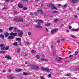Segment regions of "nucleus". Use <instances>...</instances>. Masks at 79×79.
Returning a JSON list of instances; mask_svg holds the SVG:
<instances>
[{
    "mask_svg": "<svg viewBox=\"0 0 79 79\" xmlns=\"http://www.w3.org/2000/svg\"><path fill=\"white\" fill-rule=\"evenodd\" d=\"M69 28L70 29H71V28H72V27H71V26H69Z\"/></svg>",
    "mask_w": 79,
    "mask_h": 79,
    "instance_id": "a18cd8bd",
    "label": "nucleus"
},
{
    "mask_svg": "<svg viewBox=\"0 0 79 79\" xmlns=\"http://www.w3.org/2000/svg\"><path fill=\"white\" fill-rule=\"evenodd\" d=\"M71 75V74L70 73H68L67 74V76H70Z\"/></svg>",
    "mask_w": 79,
    "mask_h": 79,
    "instance_id": "49530a36",
    "label": "nucleus"
},
{
    "mask_svg": "<svg viewBox=\"0 0 79 79\" xmlns=\"http://www.w3.org/2000/svg\"><path fill=\"white\" fill-rule=\"evenodd\" d=\"M48 60H49L48 59H45L44 61H48Z\"/></svg>",
    "mask_w": 79,
    "mask_h": 79,
    "instance_id": "c03bdc74",
    "label": "nucleus"
},
{
    "mask_svg": "<svg viewBox=\"0 0 79 79\" xmlns=\"http://www.w3.org/2000/svg\"><path fill=\"white\" fill-rule=\"evenodd\" d=\"M41 60L42 61H45V59L43 58H41Z\"/></svg>",
    "mask_w": 79,
    "mask_h": 79,
    "instance_id": "473e14b6",
    "label": "nucleus"
},
{
    "mask_svg": "<svg viewBox=\"0 0 79 79\" xmlns=\"http://www.w3.org/2000/svg\"><path fill=\"white\" fill-rule=\"evenodd\" d=\"M13 27H10V28H9V29L10 31H11V30H12V29H13Z\"/></svg>",
    "mask_w": 79,
    "mask_h": 79,
    "instance_id": "e433bc0d",
    "label": "nucleus"
},
{
    "mask_svg": "<svg viewBox=\"0 0 79 79\" xmlns=\"http://www.w3.org/2000/svg\"><path fill=\"white\" fill-rule=\"evenodd\" d=\"M75 54H74V55H77V51H76L75 52Z\"/></svg>",
    "mask_w": 79,
    "mask_h": 79,
    "instance_id": "72a5a7b5",
    "label": "nucleus"
},
{
    "mask_svg": "<svg viewBox=\"0 0 79 79\" xmlns=\"http://www.w3.org/2000/svg\"><path fill=\"white\" fill-rule=\"evenodd\" d=\"M4 45H3V44H2L1 45H0V47H3Z\"/></svg>",
    "mask_w": 79,
    "mask_h": 79,
    "instance_id": "ea45409f",
    "label": "nucleus"
},
{
    "mask_svg": "<svg viewBox=\"0 0 79 79\" xmlns=\"http://www.w3.org/2000/svg\"><path fill=\"white\" fill-rule=\"evenodd\" d=\"M30 15H31V16H34V15H35V16H37V12H34V13L30 12Z\"/></svg>",
    "mask_w": 79,
    "mask_h": 79,
    "instance_id": "39448f33",
    "label": "nucleus"
},
{
    "mask_svg": "<svg viewBox=\"0 0 79 79\" xmlns=\"http://www.w3.org/2000/svg\"><path fill=\"white\" fill-rule=\"evenodd\" d=\"M37 11L38 13H40L41 14H42V13H43V10H38Z\"/></svg>",
    "mask_w": 79,
    "mask_h": 79,
    "instance_id": "dca6fc26",
    "label": "nucleus"
},
{
    "mask_svg": "<svg viewBox=\"0 0 79 79\" xmlns=\"http://www.w3.org/2000/svg\"><path fill=\"white\" fill-rule=\"evenodd\" d=\"M13 45H15V46H16L17 45V42H14V43H13Z\"/></svg>",
    "mask_w": 79,
    "mask_h": 79,
    "instance_id": "bb28decb",
    "label": "nucleus"
},
{
    "mask_svg": "<svg viewBox=\"0 0 79 79\" xmlns=\"http://www.w3.org/2000/svg\"><path fill=\"white\" fill-rule=\"evenodd\" d=\"M8 8V6H6H6H4V8H3L2 9H7Z\"/></svg>",
    "mask_w": 79,
    "mask_h": 79,
    "instance_id": "c85d7f7f",
    "label": "nucleus"
},
{
    "mask_svg": "<svg viewBox=\"0 0 79 79\" xmlns=\"http://www.w3.org/2000/svg\"><path fill=\"white\" fill-rule=\"evenodd\" d=\"M31 68L32 69H37V68H35V67L34 66H33L32 67H31Z\"/></svg>",
    "mask_w": 79,
    "mask_h": 79,
    "instance_id": "a878e982",
    "label": "nucleus"
},
{
    "mask_svg": "<svg viewBox=\"0 0 79 79\" xmlns=\"http://www.w3.org/2000/svg\"><path fill=\"white\" fill-rule=\"evenodd\" d=\"M16 40H17V41H18V42H20L21 39L18 38H16Z\"/></svg>",
    "mask_w": 79,
    "mask_h": 79,
    "instance_id": "4be33fe9",
    "label": "nucleus"
},
{
    "mask_svg": "<svg viewBox=\"0 0 79 79\" xmlns=\"http://www.w3.org/2000/svg\"><path fill=\"white\" fill-rule=\"evenodd\" d=\"M61 6V5L60 4H59L58 5V6Z\"/></svg>",
    "mask_w": 79,
    "mask_h": 79,
    "instance_id": "338daca9",
    "label": "nucleus"
},
{
    "mask_svg": "<svg viewBox=\"0 0 79 79\" xmlns=\"http://www.w3.org/2000/svg\"><path fill=\"white\" fill-rule=\"evenodd\" d=\"M74 17H75V18H77V15H75Z\"/></svg>",
    "mask_w": 79,
    "mask_h": 79,
    "instance_id": "09e8293b",
    "label": "nucleus"
},
{
    "mask_svg": "<svg viewBox=\"0 0 79 79\" xmlns=\"http://www.w3.org/2000/svg\"><path fill=\"white\" fill-rule=\"evenodd\" d=\"M58 20L56 19H55L54 20V22L55 23H56V22H58Z\"/></svg>",
    "mask_w": 79,
    "mask_h": 79,
    "instance_id": "cd10ccee",
    "label": "nucleus"
},
{
    "mask_svg": "<svg viewBox=\"0 0 79 79\" xmlns=\"http://www.w3.org/2000/svg\"><path fill=\"white\" fill-rule=\"evenodd\" d=\"M9 48V47H7L6 48L5 50H8Z\"/></svg>",
    "mask_w": 79,
    "mask_h": 79,
    "instance_id": "c9c22d12",
    "label": "nucleus"
},
{
    "mask_svg": "<svg viewBox=\"0 0 79 79\" xmlns=\"http://www.w3.org/2000/svg\"><path fill=\"white\" fill-rule=\"evenodd\" d=\"M9 35V33L7 32H6L5 33V37H8V35Z\"/></svg>",
    "mask_w": 79,
    "mask_h": 79,
    "instance_id": "a211bd4d",
    "label": "nucleus"
},
{
    "mask_svg": "<svg viewBox=\"0 0 79 79\" xmlns=\"http://www.w3.org/2000/svg\"><path fill=\"white\" fill-rule=\"evenodd\" d=\"M23 31H20L19 33V37H21L23 35Z\"/></svg>",
    "mask_w": 79,
    "mask_h": 79,
    "instance_id": "ddd939ff",
    "label": "nucleus"
},
{
    "mask_svg": "<svg viewBox=\"0 0 79 79\" xmlns=\"http://www.w3.org/2000/svg\"><path fill=\"white\" fill-rule=\"evenodd\" d=\"M51 48H53V45H51Z\"/></svg>",
    "mask_w": 79,
    "mask_h": 79,
    "instance_id": "0e129e2a",
    "label": "nucleus"
},
{
    "mask_svg": "<svg viewBox=\"0 0 79 79\" xmlns=\"http://www.w3.org/2000/svg\"><path fill=\"white\" fill-rule=\"evenodd\" d=\"M7 77H8L11 79H13L15 78V77L13 75H9Z\"/></svg>",
    "mask_w": 79,
    "mask_h": 79,
    "instance_id": "0eeeda50",
    "label": "nucleus"
},
{
    "mask_svg": "<svg viewBox=\"0 0 79 79\" xmlns=\"http://www.w3.org/2000/svg\"><path fill=\"white\" fill-rule=\"evenodd\" d=\"M5 57L6 58H7V59H9V60H11V56H5Z\"/></svg>",
    "mask_w": 79,
    "mask_h": 79,
    "instance_id": "2eb2a0df",
    "label": "nucleus"
},
{
    "mask_svg": "<svg viewBox=\"0 0 79 79\" xmlns=\"http://www.w3.org/2000/svg\"><path fill=\"white\" fill-rule=\"evenodd\" d=\"M0 37H1V38H2V39H4V35L1 34L0 35Z\"/></svg>",
    "mask_w": 79,
    "mask_h": 79,
    "instance_id": "393cba45",
    "label": "nucleus"
},
{
    "mask_svg": "<svg viewBox=\"0 0 79 79\" xmlns=\"http://www.w3.org/2000/svg\"><path fill=\"white\" fill-rule=\"evenodd\" d=\"M35 27L36 28H40L41 29L42 28V27L41 26L36 25Z\"/></svg>",
    "mask_w": 79,
    "mask_h": 79,
    "instance_id": "f3484780",
    "label": "nucleus"
},
{
    "mask_svg": "<svg viewBox=\"0 0 79 79\" xmlns=\"http://www.w3.org/2000/svg\"><path fill=\"white\" fill-rule=\"evenodd\" d=\"M6 0V2L7 3H8V2L10 1V0Z\"/></svg>",
    "mask_w": 79,
    "mask_h": 79,
    "instance_id": "603ef678",
    "label": "nucleus"
},
{
    "mask_svg": "<svg viewBox=\"0 0 79 79\" xmlns=\"http://www.w3.org/2000/svg\"><path fill=\"white\" fill-rule=\"evenodd\" d=\"M60 40H59L57 41V43H58V44H59V43H60Z\"/></svg>",
    "mask_w": 79,
    "mask_h": 79,
    "instance_id": "4d7b16f0",
    "label": "nucleus"
},
{
    "mask_svg": "<svg viewBox=\"0 0 79 79\" xmlns=\"http://www.w3.org/2000/svg\"><path fill=\"white\" fill-rule=\"evenodd\" d=\"M18 6L20 8H23V5L21 4H18Z\"/></svg>",
    "mask_w": 79,
    "mask_h": 79,
    "instance_id": "1a4fd4ad",
    "label": "nucleus"
},
{
    "mask_svg": "<svg viewBox=\"0 0 79 79\" xmlns=\"http://www.w3.org/2000/svg\"><path fill=\"white\" fill-rule=\"evenodd\" d=\"M40 78L41 79H44V77L41 76L40 77Z\"/></svg>",
    "mask_w": 79,
    "mask_h": 79,
    "instance_id": "de8ad7c7",
    "label": "nucleus"
},
{
    "mask_svg": "<svg viewBox=\"0 0 79 79\" xmlns=\"http://www.w3.org/2000/svg\"><path fill=\"white\" fill-rule=\"evenodd\" d=\"M35 58H37V59H40V56L38 55H36L35 56Z\"/></svg>",
    "mask_w": 79,
    "mask_h": 79,
    "instance_id": "aec40b11",
    "label": "nucleus"
},
{
    "mask_svg": "<svg viewBox=\"0 0 79 79\" xmlns=\"http://www.w3.org/2000/svg\"><path fill=\"white\" fill-rule=\"evenodd\" d=\"M22 70H23V69H15V71H16V72H21V71H22Z\"/></svg>",
    "mask_w": 79,
    "mask_h": 79,
    "instance_id": "9d476101",
    "label": "nucleus"
},
{
    "mask_svg": "<svg viewBox=\"0 0 79 79\" xmlns=\"http://www.w3.org/2000/svg\"><path fill=\"white\" fill-rule=\"evenodd\" d=\"M10 34V35H13L14 36H16L18 34L17 33H14L13 32H11Z\"/></svg>",
    "mask_w": 79,
    "mask_h": 79,
    "instance_id": "9b49d317",
    "label": "nucleus"
},
{
    "mask_svg": "<svg viewBox=\"0 0 79 79\" xmlns=\"http://www.w3.org/2000/svg\"><path fill=\"white\" fill-rule=\"evenodd\" d=\"M70 36L71 37H72V38H74L75 39H76V37L74 36V35H70Z\"/></svg>",
    "mask_w": 79,
    "mask_h": 79,
    "instance_id": "412c9836",
    "label": "nucleus"
},
{
    "mask_svg": "<svg viewBox=\"0 0 79 79\" xmlns=\"http://www.w3.org/2000/svg\"><path fill=\"white\" fill-rule=\"evenodd\" d=\"M79 68H76L75 70H76V71H77V70H79Z\"/></svg>",
    "mask_w": 79,
    "mask_h": 79,
    "instance_id": "5fc2aeb1",
    "label": "nucleus"
},
{
    "mask_svg": "<svg viewBox=\"0 0 79 79\" xmlns=\"http://www.w3.org/2000/svg\"><path fill=\"white\" fill-rule=\"evenodd\" d=\"M42 70H43V71H45L46 72H48V73L52 71V70L48 69V68H44V67L41 68Z\"/></svg>",
    "mask_w": 79,
    "mask_h": 79,
    "instance_id": "f03ea898",
    "label": "nucleus"
},
{
    "mask_svg": "<svg viewBox=\"0 0 79 79\" xmlns=\"http://www.w3.org/2000/svg\"><path fill=\"white\" fill-rule=\"evenodd\" d=\"M72 30L73 32L77 31H79V29H74V28H73V29H72Z\"/></svg>",
    "mask_w": 79,
    "mask_h": 79,
    "instance_id": "4468645a",
    "label": "nucleus"
},
{
    "mask_svg": "<svg viewBox=\"0 0 79 79\" xmlns=\"http://www.w3.org/2000/svg\"><path fill=\"white\" fill-rule=\"evenodd\" d=\"M77 10H78V11H79V7H78V8H77Z\"/></svg>",
    "mask_w": 79,
    "mask_h": 79,
    "instance_id": "69168bd1",
    "label": "nucleus"
},
{
    "mask_svg": "<svg viewBox=\"0 0 79 79\" xmlns=\"http://www.w3.org/2000/svg\"><path fill=\"white\" fill-rule=\"evenodd\" d=\"M23 75H27V74H28V73H26V72H23Z\"/></svg>",
    "mask_w": 79,
    "mask_h": 79,
    "instance_id": "c756f323",
    "label": "nucleus"
},
{
    "mask_svg": "<svg viewBox=\"0 0 79 79\" xmlns=\"http://www.w3.org/2000/svg\"><path fill=\"white\" fill-rule=\"evenodd\" d=\"M46 31H47V32H48V29L46 28Z\"/></svg>",
    "mask_w": 79,
    "mask_h": 79,
    "instance_id": "bf43d9fd",
    "label": "nucleus"
},
{
    "mask_svg": "<svg viewBox=\"0 0 79 79\" xmlns=\"http://www.w3.org/2000/svg\"><path fill=\"white\" fill-rule=\"evenodd\" d=\"M36 23H38L37 24V25H41V23H44V21H42L41 20H36Z\"/></svg>",
    "mask_w": 79,
    "mask_h": 79,
    "instance_id": "20e7f679",
    "label": "nucleus"
},
{
    "mask_svg": "<svg viewBox=\"0 0 79 79\" xmlns=\"http://www.w3.org/2000/svg\"><path fill=\"white\" fill-rule=\"evenodd\" d=\"M53 54L54 56L56 55V50H54L53 51Z\"/></svg>",
    "mask_w": 79,
    "mask_h": 79,
    "instance_id": "6ab92c4d",
    "label": "nucleus"
},
{
    "mask_svg": "<svg viewBox=\"0 0 79 79\" xmlns=\"http://www.w3.org/2000/svg\"><path fill=\"white\" fill-rule=\"evenodd\" d=\"M52 12L53 13H57V11L56 10L55 11H53Z\"/></svg>",
    "mask_w": 79,
    "mask_h": 79,
    "instance_id": "79ce46f5",
    "label": "nucleus"
},
{
    "mask_svg": "<svg viewBox=\"0 0 79 79\" xmlns=\"http://www.w3.org/2000/svg\"><path fill=\"white\" fill-rule=\"evenodd\" d=\"M73 55H74V54H73V55H70V56H69V58H71V57H73Z\"/></svg>",
    "mask_w": 79,
    "mask_h": 79,
    "instance_id": "4c0bfd02",
    "label": "nucleus"
},
{
    "mask_svg": "<svg viewBox=\"0 0 79 79\" xmlns=\"http://www.w3.org/2000/svg\"><path fill=\"white\" fill-rule=\"evenodd\" d=\"M0 53H5V52L4 51H0Z\"/></svg>",
    "mask_w": 79,
    "mask_h": 79,
    "instance_id": "7c9ffc66",
    "label": "nucleus"
},
{
    "mask_svg": "<svg viewBox=\"0 0 79 79\" xmlns=\"http://www.w3.org/2000/svg\"><path fill=\"white\" fill-rule=\"evenodd\" d=\"M58 59H59L60 60H61L62 59V58L60 57H58Z\"/></svg>",
    "mask_w": 79,
    "mask_h": 79,
    "instance_id": "6e6d98bb",
    "label": "nucleus"
},
{
    "mask_svg": "<svg viewBox=\"0 0 79 79\" xmlns=\"http://www.w3.org/2000/svg\"><path fill=\"white\" fill-rule=\"evenodd\" d=\"M48 77H51V76H52V75L50 74H49L48 75Z\"/></svg>",
    "mask_w": 79,
    "mask_h": 79,
    "instance_id": "3c124183",
    "label": "nucleus"
},
{
    "mask_svg": "<svg viewBox=\"0 0 79 79\" xmlns=\"http://www.w3.org/2000/svg\"><path fill=\"white\" fill-rule=\"evenodd\" d=\"M19 51H20V49L19 48V49L17 50V53H18V52H19Z\"/></svg>",
    "mask_w": 79,
    "mask_h": 79,
    "instance_id": "8fccbe9b",
    "label": "nucleus"
},
{
    "mask_svg": "<svg viewBox=\"0 0 79 79\" xmlns=\"http://www.w3.org/2000/svg\"><path fill=\"white\" fill-rule=\"evenodd\" d=\"M3 32V30L2 29H0V32Z\"/></svg>",
    "mask_w": 79,
    "mask_h": 79,
    "instance_id": "864d4df0",
    "label": "nucleus"
},
{
    "mask_svg": "<svg viewBox=\"0 0 79 79\" xmlns=\"http://www.w3.org/2000/svg\"><path fill=\"white\" fill-rule=\"evenodd\" d=\"M26 44H27V45H28V44H29V43L28 42H27Z\"/></svg>",
    "mask_w": 79,
    "mask_h": 79,
    "instance_id": "774afa93",
    "label": "nucleus"
},
{
    "mask_svg": "<svg viewBox=\"0 0 79 79\" xmlns=\"http://www.w3.org/2000/svg\"><path fill=\"white\" fill-rule=\"evenodd\" d=\"M27 8L26 7H23V9L24 10H27Z\"/></svg>",
    "mask_w": 79,
    "mask_h": 79,
    "instance_id": "58836bf2",
    "label": "nucleus"
},
{
    "mask_svg": "<svg viewBox=\"0 0 79 79\" xmlns=\"http://www.w3.org/2000/svg\"><path fill=\"white\" fill-rule=\"evenodd\" d=\"M56 60H57V61H62V60H59L58 58H56Z\"/></svg>",
    "mask_w": 79,
    "mask_h": 79,
    "instance_id": "2f4dec72",
    "label": "nucleus"
},
{
    "mask_svg": "<svg viewBox=\"0 0 79 79\" xmlns=\"http://www.w3.org/2000/svg\"><path fill=\"white\" fill-rule=\"evenodd\" d=\"M31 52L32 53H33V54L35 52V51H34V50H32L31 51Z\"/></svg>",
    "mask_w": 79,
    "mask_h": 79,
    "instance_id": "f704fd0d",
    "label": "nucleus"
},
{
    "mask_svg": "<svg viewBox=\"0 0 79 79\" xmlns=\"http://www.w3.org/2000/svg\"><path fill=\"white\" fill-rule=\"evenodd\" d=\"M61 40H62V41H64V39H62Z\"/></svg>",
    "mask_w": 79,
    "mask_h": 79,
    "instance_id": "680f3d73",
    "label": "nucleus"
},
{
    "mask_svg": "<svg viewBox=\"0 0 79 79\" xmlns=\"http://www.w3.org/2000/svg\"><path fill=\"white\" fill-rule=\"evenodd\" d=\"M48 6L49 8H51V9H54V10H57V8L55 6H54L53 4H48Z\"/></svg>",
    "mask_w": 79,
    "mask_h": 79,
    "instance_id": "f257e3e1",
    "label": "nucleus"
},
{
    "mask_svg": "<svg viewBox=\"0 0 79 79\" xmlns=\"http://www.w3.org/2000/svg\"><path fill=\"white\" fill-rule=\"evenodd\" d=\"M14 38V36L13 35H10L8 37V39H13Z\"/></svg>",
    "mask_w": 79,
    "mask_h": 79,
    "instance_id": "f8f14e48",
    "label": "nucleus"
},
{
    "mask_svg": "<svg viewBox=\"0 0 79 79\" xmlns=\"http://www.w3.org/2000/svg\"><path fill=\"white\" fill-rule=\"evenodd\" d=\"M28 34L29 35H31V32H29L28 33Z\"/></svg>",
    "mask_w": 79,
    "mask_h": 79,
    "instance_id": "a19ab883",
    "label": "nucleus"
},
{
    "mask_svg": "<svg viewBox=\"0 0 79 79\" xmlns=\"http://www.w3.org/2000/svg\"><path fill=\"white\" fill-rule=\"evenodd\" d=\"M58 30V29L56 28L55 29H53L51 31V32L52 34H53V33H55V32H56V31Z\"/></svg>",
    "mask_w": 79,
    "mask_h": 79,
    "instance_id": "423d86ee",
    "label": "nucleus"
},
{
    "mask_svg": "<svg viewBox=\"0 0 79 79\" xmlns=\"http://www.w3.org/2000/svg\"><path fill=\"white\" fill-rule=\"evenodd\" d=\"M67 6V5L65 4L64 5V6H63V7H64V8H66V7Z\"/></svg>",
    "mask_w": 79,
    "mask_h": 79,
    "instance_id": "37998d69",
    "label": "nucleus"
},
{
    "mask_svg": "<svg viewBox=\"0 0 79 79\" xmlns=\"http://www.w3.org/2000/svg\"><path fill=\"white\" fill-rule=\"evenodd\" d=\"M25 64H28V62H25Z\"/></svg>",
    "mask_w": 79,
    "mask_h": 79,
    "instance_id": "13d9d810",
    "label": "nucleus"
},
{
    "mask_svg": "<svg viewBox=\"0 0 79 79\" xmlns=\"http://www.w3.org/2000/svg\"><path fill=\"white\" fill-rule=\"evenodd\" d=\"M14 21H21L23 22V18L20 17H16V18L14 19Z\"/></svg>",
    "mask_w": 79,
    "mask_h": 79,
    "instance_id": "7ed1b4c3",
    "label": "nucleus"
},
{
    "mask_svg": "<svg viewBox=\"0 0 79 79\" xmlns=\"http://www.w3.org/2000/svg\"><path fill=\"white\" fill-rule=\"evenodd\" d=\"M1 49L2 50H5V47H2L1 48Z\"/></svg>",
    "mask_w": 79,
    "mask_h": 79,
    "instance_id": "b1692460",
    "label": "nucleus"
},
{
    "mask_svg": "<svg viewBox=\"0 0 79 79\" xmlns=\"http://www.w3.org/2000/svg\"><path fill=\"white\" fill-rule=\"evenodd\" d=\"M73 3H76L78 2V0H70Z\"/></svg>",
    "mask_w": 79,
    "mask_h": 79,
    "instance_id": "6e6552de",
    "label": "nucleus"
},
{
    "mask_svg": "<svg viewBox=\"0 0 79 79\" xmlns=\"http://www.w3.org/2000/svg\"><path fill=\"white\" fill-rule=\"evenodd\" d=\"M16 29H17V28L16 27H15L14 28V30H15V31H16Z\"/></svg>",
    "mask_w": 79,
    "mask_h": 79,
    "instance_id": "e2e57ef3",
    "label": "nucleus"
},
{
    "mask_svg": "<svg viewBox=\"0 0 79 79\" xmlns=\"http://www.w3.org/2000/svg\"><path fill=\"white\" fill-rule=\"evenodd\" d=\"M8 71L9 72H11V70H8Z\"/></svg>",
    "mask_w": 79,
    "mask_h": 79,
    "instance_id": "052dcab7",
    "label": "nucleus"
},
{
    "mask_svg": "<svg viewBox=\"0 0 79 79\" xmlns=\"http://www.w3.org/2000/svg\"><path fill=\"white\" fill-rule=\"evenodd\" d=\"M51 25V23H48L45 24V26H50Z\"/></svg>",
    "mask_w": 79,
    "mask_h": 79,
    "instance_id": "5701e85b",
    "label": "nucleus"
}]
</instances>
